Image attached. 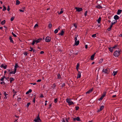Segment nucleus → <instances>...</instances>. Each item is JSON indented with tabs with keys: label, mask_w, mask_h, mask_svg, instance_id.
Masks as SVG:
<instances>
[{
	"label": "nucleus",
	"mask_w": 122,
	"mask_h": 122,
	"mask_svg": "<svg viewBox=\"0 0 122 122\" xmlns=\"http://www.w3.org/2000/svg\"><path fill=\"white\" fill-rule=\"evenodd\" d=\"M4 94L5 96V97H6V98H7V97H6L7 95H8L6 93V92H4Z\"/></svg>",
	"instance_id": "obj_30"
},
{
	"label": "nucleus",
	"mask_w": 122,
	"mask_h": 122,
	"mask_svg": "<svg viewBox=\"0 0 122 122\" xmlns=\"http://www.w3.org/2000/svg\"><path fill=\"white\" fill-rule=\"evenodd\" d=\"M79 43V40L76 41H75V44L76 46H77L78 45Z\"/></svg>",
	"instance_id": "obj_17"
},
{
	"label": "nucleus",
	"mask_w": 122,
	"mask_h": 122,
	"mask_svg": "<svg viewBox=\"0 0 122 122\" xmlns=\"http://www.w3.org/2000/svg\"><path fill=\"white\" fill-rule=\"evenodd\" d=\"M19 67V66L16 63L15 64V67L14 69H16L18 67Z\"/></svg>",
	"instance_id": "obj_28"
},
{
	"label": "nucleus",
	"mask_w": 122,
	"mask_h": 122,
	"mask_svg": "<svg viewBox=\"0 0 122 122\" xmlns=\"http://www.w3.org/2000/svg\"><path fill=\"white\" fill-rule=\"evenodd\" d=\"M63 13V11H62V10L59 13H58V14L59 15Z\"/></svg>",
	"instance_id": "obj_42"
},
{
	"label": "nucleus",
	"mask_w": 122,
	"mask_h": 122,
	"mask_svg": "<svg viewBox=\"0 0 122 122\" xmlns=\"http://www.w3.org/2000/svg\"><path fill=\"white\" fill-rule=\"evenodd\" d=\"M92 36L93 37H96V34H94Z\"/></svg>",
	"instance_id": "obj_47"
},
{
	"label": "nucleus",
	"mask_w": 122,
	"mask_h": 122,
	"mask_svg": "<svg viewBox=\"0 0 122 122\" xmlns=\"http://www.w3.org/2000/svg\"><path fill=\"white\" fill-rule=\"evenodd\" d=\"M106 94V92H104L103 93V94L102 95V96H103L104 97L105 96Z\"/></svg>",
	"instance_id": "obj_32"
},
{
	"label": "nucleus",
	"mask_w": 122,
	"mask_h": 122,
	"mask_svg": "<svg viewBox=\"0 0 122 122\" xmlns=\"http://www.w3.org/2000/svg\"><path fill=\"white\" fill-rule=\"evenodd\" d=\"M16 70L17 69H14V71H10L9 73V74H15V73L16 72Z\"/></svg>",
	"instance_id": "obj_6"
},
{
	"label": "nucleus",
	"mask_w": 122,
	"mask_h": 122,
	"mask_svg": "<svg viewBox=\"0 0 122 122\" xmlns=\"http://www.w3.org/2000/svg\"><path fill=\"white\" fill-rule=\"evenodd\" d=\"M109 50L111 52H112L113 51V48L112 47L109 48Z\"/></svg>",
	"instance_id": "obj_24"
},
{
	"label": "nucleus",
	"mask_w": 122,
	"mask_h": 122,
	"mask_svg": "<svg viewBox=\"0 0 122 122\" xmlns=\"http://www.w3.org/2000/svg\"><path fill=\"white\" fill-rule=\"evenodd\" d=\"M51 38L49 37H47L46 38L45 41L46 42H49L50 41Z\"/></svg>",
	"instance_id": "obj_7"
},
{
	"label": "nucleus",
	"mask_w": 122,
	"mask_h": 122,
	"mask_svg": "<svg viewBox=\"0 0 122 122\" xmlns=\"http://www.w3.org/2000/svg\"><path fill=\"white\" fill-rule=\"evenodd\" d=\"M15 17H12L10 19V20L11 21H13Z\"/></svg>",
	"instance_id": "obj_41"
},
{
	"label": "nucleus",
	"mask_w": 122,
	"mask_h": 122,
	"mask_svg": "<svg viewBox=\"0 0 122 122\" xmlns=\"http://www.w3.org/2000/svg\"><path fill=\"white\" fill-rule=\"evenodd\" d=\"M12 34L15 37H16V36L14 34L13 32H12Z\"/></svg>",
	"instance_id": "obj_49"
},
{
	"label": "nucleus",
	"mask_w": 122,
	"mask_h": 122,
	"mask_svg": "<svg viewBox=\"0 0 122 122\" xmlns=\"http://www.w3.org/2000/svg\"><path fill=\"white\" fill-rule=\"evenodd\" d=\"M78 36V35H76L75 36V41H77V36Z\"/></svg>",
	"instance_id": "obj_22"
},
{
	"label": "nucleus",
	"mask_w": 122,
	"mask_h": 122,
	"mask_svg": "<svg viewBox=\"0 0 122 122\" xmlns=\"http://www.w3.org/2000/svg\"><path fill=\"white\" fill-rule=\"evenodd\" d=\"M5 20H4L3 21H2V22H1V25H3L4 24H5Z\"/></svg>",
	"instance_id": "obj_23"
},
{
	"label": "nucleus",
	"mask_w": 122,
	"mask_h": 122,
	"mask_svg": "<svg viewBox=\"0 0 122 122\" xmlns=\"http://www.w3.org/2000/svg\"><path fill=\"white\" fill-rule=\"evenodd\" d=\"M117 46L115 45L112 48H113V49L115 48L116 47H117Z\"/></svg>",
	"instance_id": "obj_59"
},
{
	"label": "nucleus",
	"mask_w": 122,
	"mask_h": 122,
	"mask_svg": "<svg viewBox=\"0 0 122 122\" xmlns=\"http://www.w3.org/2000/svg\"><path fill=\"white\" fill-rule=\"evenodd\" d=\"M40 97L41 98H42L44 97V96L42 94H41V95Z\"/></svg>",
	"instance_id": "obj_61"
},
{
	"label": "nucleus",
	"mask_w": 122,
	"mask_h": 122,
	"mask_svg": "<svg viewBox=\"0 0 122 122\" xmlns=\"http://www.w3.org/2000/svg\"><path fill=\"white\" fill-rule=\"evenodd\" d=\"M113 25L111 23V25L110 26V27L109 28H110L111 29V28L112 27V26Z\"/></svg>",
	"instance_id": "obj_64"
},
{
	"label": "nucleus",
	"mask_w": 122,
	"mask_h": 122,
	"mask_svg": "<svg viewBox=\"0 0 122 122\" xmlns=\"http://www.w3.org/2000/svg\"><path fill=\"white\" fill-rule=\"evenodd\" d=\"M57 76H58V78H58L60 79V74H58L57 75Z\"/></svg>",
	"instance_id": "obj_48"
},
{
	"label": "nucleus",
	"mask_w": 122,
	"mask_h": 122,
	"mask_svg": "<svg viewBox=\"0 0 122 122\" xmlns=\"http://www.w3.org/2000/svg\"><path fill=\"white\" fill-rule=\"evenodd\" d=\"M113 25L111 23V25L110 26V27L109 28H110L111 29V28L112 27V26Z\"/></svg>",
	"instance_id": "obj_63"
},
{
	"label": "nucleus",
	"mask_w": 122,
	"mask_h": 122,
	"mask_svg": "<svg viewBox=\"0 0 122 122\" xmlns=\"http://www.w3.org/2000/svg\"><path fill=\"white\" fill-rule=\"evenodd\" d=\"M117 20H115L113 22H112L111 24H112L113 25L114 24L116 23L117 22Z\"/></svg>",
	"instance_id": "obj_27"
},
{
	"label": "nucleus",
	"mask_w": 122,
	"mask_h": 122,
	"mask_svg": "<svg viewBox=\"0 0 122 122\" xmlns=\"http://www.w3.org/2000/svg\"><path fill=\"white\" fill-rule=\"evenodd\" d=\"M65 83H63L62 84V85L61 86V87H64V86H65Z\"/></svg>",
	"instance_id": "obj_50"
},
{
	"label": "nucleus",
	"mask_w": 122,
	"mask_h": 122,
	"mask_svg": "<svg viewBox=\"0 0 122 122\" xmlns=\"http://www.w3.org/2000/svg\"><path fill=\"white\" fill-rule=\"evenodd\" d=\"M117 71H113V74H112L114 76H115L117 74Z\"/></svg>",
	"instance_id": "obj_26"
},
{
	"label": "nucleus",
	"mask_w": 122,
	"mask_h": 122,
	"mask_svg": "<svg viewBox=\"0 0 122 122\" xmlns=\"http://www.w3.org/2000/svg\"><path fill=\"white\" fill-rule=\"evenodd\" d=\"M73 120L74 121H79L80 120V118L78 117H77L76 118H73Z\"/></svg>",
	"instance_id": "obj_8"
},
{
	"label": "nucleus",
	"mask_w": 122,
	"mask_h": 122,
	"mask_svg": "<svg viewBox=\"0 0 122 122\" xmlns=\"http://www.w3.org/2000/svg\"><path fill=\"white\" fill-rule=\"evenodd\" d=\"M33 52L34 53H36V50L34 49H33Z\"/></svg>",
	"instance_id": "obj_60"
},
{
	"label": "nucleus",
	"mask_w": 122,
	"mask_h": 122,
	"mask_svg": "<svg viewBox=\"0 0 122 122\" xmlns=\"http://www.w3.org/2000/svg\"><path fill=\"white\" fill-rule=\"evenodd\" d=\"M78 73L77 76V79L80 78L81 77V73L79 71H78Z\"/></svg>",
	"instance_id": "obj_9"
},
{
	"label": "nucleus",
	"mask_w": 122,
	"mask_h": 122,
	"mask_svg": "<svg viewBox=\"0 0 122 122\" xmlns=\"http://www.w3.org/2000/svg\"><path fill=\"white\" fill-rule=\"evenodd\" d=\"M122 10H117V14L118 15L120 14L122 12Z\"/></svg>",
	"instance_id": "obj_13"
},
{
	"label": "nucleus",
	"mask_w": 122,
	"mask_h": 122,
	"mask_svg": "<svg viewBox=\"0 0 122 122\" xmlns=\"http://www.w3.org/2000/svg\"><path fill=\"white\" fill-rule=\"evenodd\" d=\"M103 61V59H100L99 62V63H102Z\"/></svg>",
	"instance_id": "obj_44"
},
{
	"label": "nucleus",
	"mask_w": 122,
	"mask_h": 122,
	"mask_svg": "<svg viewBox=\"0 0 122 122\" xmlns=\"http://www.w3.org/2000/svg\"><path fill=\"white\" fill-rule=\"evenodd\" d=\"M109 71V69L108 68L103 69L102 71V72L104 74H108Z\"/></svg>",
	"instance_id": "obj_1"
},
{
	"label": "nucleus",
	"mask_w": 122,
	"mask_h": 122,
	"mask_svg": "<svg viewBox=\"0 0 122 122\" xmlns=\"http://www.w3.org/2000/svg\"><path fill=\"white\" fill-rule=\"evenodd\" d=\"M42 39L41 38L37 40H35L36 41V43L40 42L42 40Z\"/></svg>",
	"instance_id": "obj_11"
},
{
	"label": "nucleus",
	"mask_w": 122,
	"mask_h": 122,
	"mask_svg": "<svg viewBox=\"0 0 122 122\" xmlns=\"http://www.w3.org/2000/svg\"><path fill=\"white\" fill-rule=\"evenodd\" d=\"M36 42V41L35 40H34L33 41V42L32 43V45H33L35 44V43Z\"/></svg>",
	"instance_id": "obj_37"
},
{
	"label": "nucleus",
	"mask_w": 122,
	"mask_h": 122,
	"mask_svg": "<svg viewBox=\"0 0 122 122\" xmlns=\"http://www.w3.org/2000/svg\"><path fill=\"white\" fill-rule=\"evenodd\" d=\"M92 89H91L89 90V91H88L86 92V94H89L92 91Z\"/></svg>",
	"instance_id": "obj_18"
},
{
	"label": "nucleus",
	"mask_w": 122,
	"mask_h": 122,
	"mask_svg": "<svg viewBox=\"0 0 122 122\" xmlns=\"http://www.w3.org/2000/svg\"><path fill=\"white\" fill-rule=\"evenodd\" d=\"M44 53V51H42L40 52V53L41 54H43Z\"/></svg>",
	"instance_id": "obj_58"
},
{
	"label": "nucleus",
	"mask_w": 122,
	"mask_h": 122,
	"mask_svg": "<svg viewBox=\"0 0 122 122\" xmlns=\"http://www.w3.org/2000/svg\"><path fill=\"white\" fill-rule=\"evenodd\" d=\"M20 3V1H19L18 0H17L16 1V5H19Z\"/></svg>",
	"instance_id": "obj_25"
},
{
	"label": "nucleus",
	"mask_w": 122,
	"mask_h": 122,
	"mask_svg": "<svg viewBox=\"0 0 122 122\" xmlns=\"http://www.w3.org/2000/svg\"><path fill=\"white\" fill-rule=\"evenodd\" d=\"M76 109V110H78L79 108V107H75Z\"/></svg>",
	"instance_id": "obj_53"
},
{
	"label": "nucleus",
	"mask_w": 122,
	"mask_h": 122,
	"mask_svg": "<svg viewBox=\"0 0 122 122\" xmlns=\"http://www.w3.org/2000/svg\"><path fill=\"white\" fill-rule=\"evenodd\" d=\"M114 19L116 20H117L119 19V17L117 15H115L114 16Z\"/></svg>",
	"instance_id": "obj_12"
},
{
	"label": "nucleus",
	"mask_w": 122,
	"mask_h": 122,
	"mask_svg": "<svg viewBox=\"0 0 122 122\" xmlns=\"http://www.w3.org/2000/svg\"><path fill=\"white\" fill-rule=\"evenodd\" d=\"M104 97H103V96H102L100 97V98L98 100L99 101H101L102 100V99Z\"/></svg>",
	"instance_id": "obj_39"
},
{
	"label": "nucleus",
	"mask_w": 122,
	"mask_h": 122,
	"mask_svg": "<svg viewBox=\"0 0 122 122\" xmlns=\"http://www.w3.org/2000/svg\"><path fill=\"white\" fill-rule=\"evenodd\" d=\"M5 78V77L4 76H3V77L0 79V80L1 81H3L4 80V78ZM5 78H6V77Z\"/></svg>",
	"instance_id": "obj_36"
},
{
	"label": "nucleus",
	"mask_w": 122,
	"mask_h": 122,
	"mask_svg": "<svg viewBox=\"0 0 122 122\" xmlns=\"http://www.w3.org/2000/svg\"><path fill=\"white\" fill-rule=\"evenodd\" d=\"M36 97H35L34 98V99L33 100V102H34V103H35V98Z\"/></svg>",
	"instance_id": "obj_56"
},
{
	"label": "nucleus",
	"mask_w": 122,
	"mask_h": 122,
	"mask_svg": "<svg viewBox=\"0 0 122 122\" xmlns=\"http://www.w3.org/2000/svg\"><path fill=\"white\" fill-rule=\"evenodd\" d=\"M30 104V102L28 103L27 105L26 106L27 107H28L29 105Z\"/></svg>",
	"instance_id": "obj_43"
},
{
	"label": "nucleus",
	"mask_w": 122,
	"mask_h": 122,
	"mask_svg": "<svg viewBox=\"0 0 122 122\" xmlns=\"http://www.w3.org/2000/svg\"><path fill=\"white\" fill-rule=\"evenodd\" d=\"M67 102L68 103L69 105H71L74 104L73 102L70 99H66Z\"/></svg>",
	"instance_id": "obj_3"
},
{
	"label": "nucleus",
	"mask_w": 122,
	"mask_h": 122,
	"mask_svg": "<svg viewBox=\"0 0 122 122\" xmlns=\"http://www.w3.org/2000/svg\"><path fill=\"white\" fill-rule=\"evenodd\" d=\"M52 25L51 23H50L49 24L48 27L49 28H51L52 27Z\"/></svg>",
	"instance_id": "obj_35"
},
{
	"label": "nucleus",
	"mask_w": 122,
	"mask_h": 122,
	"mask_svg": "<svg viewBox=\"0 0 122 122\" xmlns=\"http://www.w3.org/2000/svg\"><path fill=\"white\" fill-rule=\"evenodd\" d=\"M75 9L76 10V11L79 12L81 11L82 10V8L78 7H76Z\"/></svg>",
	"instance_id": "obj_4"
},
{
	"label": "nucleus",
	"mask_w": 122,
	"mask_h": 122,
	"mask_svg": "<svg viewBox=\"0 0 122 122\" xmlns=\"http://www.w3.org/2000/svg\"><path fill=\"white\" fill-rule=\"evenodd\" d=\"M30 49H31L29 50V51H33V48L31 47H30Z\"/></svg>",
	"instance_id": "obj_52"
},
{
	"label": "nucleus",
	"mask_w": 122,
	"mask_h": 122,
	"mask_svg": "<svg viewBox=\"0 0 122 122\" xmlns=\"http://www.w3.org/2000/svg\"><path fill=\"white\" fill-rule=\"evenodd\" d=\"M51 86L52 88H54L56 86V85L54 83L52 85V86Z\"/></svg>",
	"instance_id": "obj_34"
},
{
	"label": "nucleus",
	"mask_w": 122,
	"mask_h": 122,
	"mask_svg": "<svg viewBox=\"0 0 122 122\" xmlns=\"http://www.w3.org/2000/svg\"><path fill=\"white\" fill-rule=\"evenodd\" d=\"M1 68H3L4 69H6L7 67V65L5 64H2L1 66Z\"/></svg>",
	"instance_id": "obj_5"
},
{
	"label": "nucleus",
	"mask_w": 122,
	"mask_h": 122,
	"mask_svg": "<svg viewBox=\"0 0 122 122\" xmlns=\"http://www.w3.org/2000/svg\"><path fill=\"white\" fill-rule=\"evenodd\" d=\"M19 11L21 12H24V10H21L20 9L19 10Z\"/></svg>",
	"instance_id": "obj_57"
},
{
	"label": "nucleus",
	"mask_w": 122,
	"mask_h": 122,
	"mask_svg": "<svg viewBox=\"0 0 122 122\" xmlns=\"http://www.w3.org/2000/svg\"><path fill=\"white\" fill-rule=\"evenodd\" d=\"M95 53L92 55L91 57V60H93L94 59V58L95 55Z\"/></svg>",
	"instance_id": "obj_16"
},
{
	"label": "nucleus",
	"mask_w": 122,
	"mask_h": 122,
	"mask_svg": "<svg viewBox=\"0 0 122 122\" xmlns=\"http://www.w3.org/2000/svg\"><path fill=\"white\" fill-rule=\"evenodd\" d=\"M12 92H13V93L15 94H16V92L15 91L14 89H13V90Z\"/></svg>",
	"instance_id": "obj_51"
},
{
	"label": "nucleus",
	"mask_w": 122,
	"mask_h": 122,
	"mask_svg": "<svg viewBox=\"0 0 122 122\" xmlns=\"http://www.w3.org/2000/svg\"><path fill=\"white\" fill-rule=\"evenodd\" d=\"M57 98H55L54 99V102L55 103H57Z\"/></svg>",
	"instance_id": "obj_45"
},
{
	"label": "nucleus",
	"mask_w": 122,
	"mask_h": 122,
	"mask_svg": "<svg viewBox=\"0 0 122 122\" xmlns=\"http://www.w3.org/2000/svg\"><path fill=\"white\" fill-rule=\"evenodd\" d=\"M14 80V79L12 77H11L10 78V83H11L12 82V81H13Z\"/></svg>",
	"instance_id": "obj_20"
},
{
	"label": "nucleus",
	"mask_w": 122,
	"mask_h": 122,
	"mask_svg": "<svg viewBox=\"0 0 122 122\" xmlns=\"http://www.w3.org/2000/svg\"><path fill=\"white\" fill-rule=\"evenodd\" d=\"M73 25H74V26L75 27V28H76L77 27V25H76V24H73Z\"/></svg>",
	"instance_id": "obj_55"
},
{
	"label": "nucleus",
	"mask_w": 122,
	"mask_h": 122,
	"mask_svg": "<svg viewBox=\"0 0 122 122\" xmlns=\"http://www.w3.org/2000/svg\"><path fill=\"white\" fill-rule=\"evenodd\" d=\"M58 29H56L54 31L55 33V34L57 33L58 32Z\"/></svg>",
	"instance_id": "obj_40"
},
{
	"label": "nucleus",
	"mask_w": 122,
	"mask_h": 122,
	"mask_svg": "<svg viewBox=\"0 0 122 122\" xmlns=\"http://www.w3.org/2000/svg\"><path fill=\"white\" fill-rule=\"evenodd\" d=\"M38 120H41L40 118L39 117V116H38L36 118H35L34 121L36 122H39L38 121Z\"/></svg>",
	"instance_id": "obj_10"
},
{
	"label": "nucleus",
	"mask_w": 122,
	"mask_h": 122,
	"mask_svg": "<svg viewBox=\"0 0 122 122\" xmlns=\"http://www.w3.org/2000/svg\"><path fill=\"white\" fill-rule=\"evenodd\" d=\"M87 11H86L85 12V13L84 14V15H85V16H86L87 15Z\"/></svg>",
	"instance_id": "obj_54"
},
{
	"label": "nucleus",
	"mask_w": 122,
	"mask_h": 122,
	"mask_svg": "<svg viewBox=\"0 0 122 122\" xmlns=\"http://www.w3.org/2000/svg\"><path fill=\"white\" fill-rule=\"evenodd\" d=\"M79 63H77V64L76 66V69L78 71V68L79 67Z\"/></svg>",
	"instance_id": "obj_31"
},
{
	"label": "nucleus",
	"mask_w": 122,
	"mask_h": 122,
	"mask_svg": "<svg viewBox=\"0 0 122 122\" xmlns=\"http://www.w3.org/2000/svg\"><path fill=\"white\" fill-rule=\"evenodd\" d=\"M101 20V17H100L99 18L98 20H97V22L98 23H100Z\"/></svg>",
	"instance_id": "obj_29"
},
{
	"label": "nucleus",
	"mask_w": 122,
	"mask_h": 122,
	"mask_svg": "<svg viewBox=\"0 0 122 122\" xmlns=\"http://www.w3.org/2000/svg\"><path fill=\"white\" fill-rule=\"evenodd\" d=\"M64 33V32L63 30H62L61 31L60 33H59V35L61 36H62L63 35Z\"/></svg>",
	"instance_id": "obj_15"
},
{
	"label": "nucleus",
	"mask_w": 122,
	"mask_h": 122,
	"mask_svg": "<svg viewBox=\"0 0 122 122\" xmlns=\"http://www.w3.org/2000/svg\"><path fill=\"white\" fill-rule=\"evenodd\" d=\"M96 7L98 9L102 8V7L100 5L97 6Z\"/></svg>",
	"instance_id": "obj_33"
},
{
	"label": "nucleus",
	"mask_w": 122,
	"mask_h": 122,
	"mask_svg": "<svg viewBox=\"0 0 122 122\" xmlns=\"http://www.w3.org/2000/svg\"><path fill=\"white\" fill-rule=\"evenodd\" d=\"M32 91V90L31 89H30L28 91H27L26 93V94H29Z\"/></svg>",
	"instance_id": "obj_19"
},
{
	"label": "nucleus",
	"mask_w": 122,
	"mask_h": 122,
	"mask_svg": "<svg viewBox=\"0 0 122 122\" xmlns=\"http://www.w3.org/2000/svg\"><path fill=\"white\" fill-rule=\"evenodd\" d=\"M104 108V106H101L99 109L98 110V112H100Z\"/></svg>",
	"instance_id": "obj_14"
},
{
	"label": "nucleus",
	"mask_w": 122,
	"mask_h": 122,
	"mask_svg": "<svg viewBox=\"0 0 122 122\" xmlns=\"http://www.w3.org/2000/svg\"><path fill=\"white\" fill-rule=\"evenodd\" d=\"M41 79H39L37 81V82H40L41 81Z\"/></svg>",
	"instance_id": "obj_62"
},
{
	"label": "nucleus",
	"mask_w": 122,
	"mask_h": 122,
	"mask_svg": "<svg viewBox=\"0 0 122 122\" xmlns=\"http://www.w3.org/2000/svg\"><path fill=\"white\" fill-rule=\"evenodd\" d=\"M3 8L2 10L3 11H4L6 10V7L5 6H3Z\"/></svg>",
	"instance_id": "obj_38"
},
{
	"label": "nucleus",
	"mask_w": 122,
	"mask_h": 122,
	"mask_svg": "<svg viewBox=\"0 0 122 122\" xmlns=\"http://www.w3.org/2000/svg\"><path fill=\"white\" fill-rule=\"evenodd\" d=\"M7 10L8 11H9L10 10V8L9 6H8L7 7Z\"/></svg>",
	"instance_id": "obj_46"
},
{
	"label": "nucleus",
	"mask_w": 122,
	"mask_h": 122,
	"mask_svg": "<svg viewBox=\"0 0 122 122\" xmlns=\"http://www.w3.org/2000/svg\"><path fill=\"white\" fill-rule=\"evenodd\" d=\"M120 51H116L114 53V55L115 56H118L120 55Z\"/></svg>",
	"instance_id": "obj_2"
},
{
	"label": "nucleus",
	"mask_w": 122,
	"mask_h": 122,
	"mask_svg": "<svg viewBox=\"0 0 122 122\" xmlns=\"http://www.w3.org/2000/svg\"><path fill=\"white\" fill-rule=\"evenodd\" d=\"M9 39L10 40V41L11 42L13 43L14 42L12 40V38L11 37H10Z\"/></svg>",
	"instance_id": "obj_21"
}]
</instances>
